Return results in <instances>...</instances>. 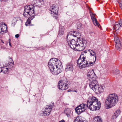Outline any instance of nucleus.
<instances>
[{"label": "nucleus", "instance_id": "1", "mask_svg": "<svg viewBox=\"0 0 122 122\" xmlns=\"http://www.w3.org/2000/svg\"><path fill=\"white\" fill-rule=\"evenodd\" d=\"M77 35L73 34V32L71 31L69 32L67 35V38L69 41H67L68 44L69 42L70 46V47L75 50L78 51H81L83 50L85 48L87 42L86 41L82 38L77 37L78 38L77 41L76 42L75 40L73 39H70L69 38H72V37H76Z\"/></svg>", "mask_w": 122, "mask_h": 122}, {"label": "nucleus", "instance_id": "41", "mask_svg": "<svg viewBox=\"0 0 122 122\" xmlns=\"http://www.w3.org/2000/svg\"><path fill=\"white\" fill-rule=\"evenodd\" d=\"M99 26H100V29L101 30H102V29L101 28V26L100 24Z\"/></svg>", "mask_w": 122, "mask_h": 122}, {"label": "nucleus", "instance_id": "42", "mask_svg": "<svg viewBox=\"0 0 122 122\" xmlns=\"http://www.w3.org/2000/svg\"><path fill=\"white\" fill-rule=\"evenodd\" d=\"M11 60H12V63H13H13H14V62H13V60H12V59H11Z\"/></svg>", "mask_w": 122, "mask_h": 122}, {"label": "nucleus", "instance_id": "16", "mask_svg": "<svg viewBox=\"0 0 122 122\" xmlns=\"http://www.w3.org/2000/svg\"><path fill=\"white\" fill-rule=\"evenodd\" d=\"M73 70V64L71 62L68 63L66 65V71H72Z\"/></svg>", "mask_w": 122, "mask_h": 122}, {"label": "nucleus", "instance_id": "12", "mask_svg": "<svg viewBox=\"0 0 122 122\" xmlns=\"http://www.w3.org/2000/svg\"><path fill=\"white\" fill-rule=\"evenodd\" d=\"M114 40L116 48L118 50H120L121 49L122 46L121 41L119 38L117 36H115Z\"/></svg>", "mask_w": 122, "mask_h": 122}, {"label": "nucleus", "instance_id": "23", "mask_svg": "<svg viewBox=\"0 0 122 122\" xmlns=\"http://www.w3.org/2000/svg\"><path fill=\"white\" fill-rule=\"evenodd\" d=\"M105 88V86L104 85H100V94L103 92Z\"/></svg>", "mask_w": 122, "mask_h": 122}, {"label": "nucleus", "instance_id": "39", "mask_svg": "<svg viewBox=\"0 0 122 122\" xmlns=\"http://www.w3.org/2000/svg\"><path fill=\"white\" fill-rule=\"evenodd\" d=\"M66 115H67L68 117L70 115L69 114V113H66Z\"/></svg>", "mask_w": 122, "mask_h": 122}, {"label": "nucleus", "instance_id": "21", "mask_svg": "<svg viewBox=\"0 0 122 122\" xmlns=\"http://www.w3.org/2000/svg\"><path fill=\"white\" fill-rule=\"evenodd\" d=\"M49 110L48 109L46 108L45 109L43 112V115L44 116H46L49 115L50 114L51 112H48Z\"/></svg>", "mask_w": 122, "mask_h": 122}, {"label": "nucleus", "instance_id": "38", "mask_svg": "<svg viewBox=\"0 0 122 122\" xmlns=\"http://www.w3.org/2000/svg\"><path fill=\"white\" fill-rule=\"evenodd\" d=\"M5 43L6 44V45H7L8 44L7 41H5Z\"/></svg>", "mask_w": 122, "mask_h": 122}, {"label": "nucleus", "instance_id": "48", "mask_svg": "<svg viewBox=\"0 0 122 122\" xmlns=\"http://www.w3.org/2000/svg\"><path fill=\"white\" fill-rule=\"evenodd\" d=\"M103 38H104H104H105L104 36L103 37Z\"/></svg>", "mask_w": 122, "mask_h": 122}, {"label": "nucleus", "instance_id": "5", "mask_svg": "<svg viewBox=\"0 0 122 122\" xmlns=\"http://www.w3.org/2000/svg\"><path fill=\"white\" fill-rule=\"evenodd\" d=\"M34 7L32 5L26 6L25 7L24 12L23 15L24 17L28 18L30 16H31L32 19L34 18Z\"/></svg>", "mask_w": 122, "mask_h": 122}, {"label": "nucleus", "instance_id": "3", "mask_svg": "<svg viewBox=\"0 0 122 122\" xmlns=\"http://www.w3.org/2000/svg\"><path fill=\"white\" fill-rule=\"evenodd\" d=\"M118 97L117 94L115 93L109 94L105 100L107 108H110L114 106L118 102Z\"/></svg>", "mask_w": 122, "mask_h": 122}, {"label": "nucleus", "instance_id": "7", "mask_svg": "<svg viewBox=\"0 0 122 122\" xmlns=\"http://www.w3.org/2000/svg\"><path fill=\"white\" fill-rule=\"evenodd\" d=\"M68 82L66 79L60 80L58 85V88L63 90H65L68 88Z\"/></svg>", "mask_w": 122, "mask_h": 122}, {"label": "nucleus", "instance_id": "43", "mask_svg": "<svg viewBox=\"0 0 122 122\" xmlns=\"http://www.w3.org/2000/svg\"><path fill=\"white\" fill-rule=\"evenodd\" d=\"M71 91V90H69L68 91V92H70Z\"/></svg>", "mask_w": 122, "mask_h": 122}, {"label": "nucleus", "instance_id": "51", "mask_svg": "<svg viewBox=\"0 0 122 122\" xmlns=\"http://www.w3.org/2000/svg\"><path fill=\"white\" fill-rule=\"evenodd\" d=\"M97 0L98 1V0Z\"/></svg>", "mask_w": 122, "mask_h": 122}, {"label": "nucleus", "instance_id": "10", "mask_svg": "<svg viewBox=\"0 0 122 122\" xmlns=\"http://www.w3.org/2000/svg\"><path fill=\"white\" fill-rule=\"evenodd\" d=\"M86 104L82 103L80 105L75 109L76 112L78 114H79L86 109Z\"/></svg>", "mask_w": 122, "mask_h": 122}, {"label": "nucleus", "instance_id": "31", "mask_svg": "<svg viewBox=\"0 0 122 122\" xmlns=\"http://www.w3.org/2000/svg\"><path fill=\"white\" fill-rule=\"evenodd\" d=\"M119 3L120 6L121 7L122 9V1H120Z\"/></svg>", "mask_w": 122, "mask_h": 122}, {"label": "nucleus", "instance_id": "14", "mask_svg": "<svg viewBox=\"0 0 122 122\" xmlns=\"http://www.w3.org/2000/svg\"><path fill=\"white\" fill-rule=\"evenodd\" d=\"M91 19L94 25L96 26H97L98 27H99V24L98 22L97 21L96 18L95 17V14L92 12L90 13Z\"/></svg>", "mask_w": 122, "mask_h": 122}, {"label": "nucleus", "instance_id": "4", "mask_svg": "<svg viewBox=\"0 0 122 122\" xmlns=\"http://www.w3.org/2000/svg\"><path fill=\"white\" fill-rule=\"evenodd\" d=\"M86 105V107H88L90 110L96 111L99 109V104L97 98L93 97L88 99Z\"/></svg>", "mask_w": 122, "mask_h": 122}, {"label": "nucleus", "instance_id": "24", "mask_svg": "<svg viewBox=\"0 0 122 122\" xmlns=\"http://www.w3.org/2000/svg\"><path fill=\"white\" fill-rule=\"evenodd\" d=\"M93 121L94 122H99V116H97L94 117Z\"/></svg>", "mask_w": 122, "mask_h": 122}, {"label": "nucleus", "instance_id": "46", "mask_svg": "<svg viewBox=\"0 0 122 122\" xmlns=\"http://www.w3.org/2000/svg\"><path fill=\"white\" fill-rule=\"evenodd\" d=\"M99 103H100V105H101V103H100V102H99Z\"/></svg>", "mask_w": 122, "mask_h": 122}, {"label": "nucleus", "instance_id": "26", "mask_svg": "<svg viewBox=\"0 0 122 122\" xmlns=\"http://www.w3.org/2000/svg\"><path fill=\"white\" fill-rule=\"evenodd\" d=\"M113 73L115 75H117L119 74V71L118 69H116L115 71H113Z\"/></svg>", "mask_w": 122, "mask_h": 122}, {"label": "nucleus", "instance_id": "45", "mask_svg": "<svg viewBox=\"0 0 122 122\" xmlns=\"http://www.w3.org/2000/svg\"><path fill=\"white\" fill-rule=\"evenodd\" d=\"M2 43H4V42L3 41H2Z\"/></svg>", "mask_w": 122, "mask_h": 122}, {"label": "nucleus", "instance_id": "6", "mask_svg": "<svg viewBox=\"0 0 122 122\" xmlns=\"http://www.w3.org/2000/svg\"><path fill=\"white\" fill-rule=\"evenodd\" d=\"M86 57H84L81 55L78 59L77 60L78 66L80 69L84 68L86 67L85 60Z\"/></svg>", "mask_w": 122, "mask_h": 122}, {"label": "nucleus", "instance_id": "33", "mask_svg": "<svg viewBox=\"0 0 122 122\" xmlns=\"http://www.w3.org/2000/svg\"><path fill=\"white\" fill-rule=\"evenodd\" d=\"M19 36V34H17L15 35V37L16 38H18Z\"/></svg>", "mask_w": 122, "mask_h": 122}, {"label": "nucleus", "instance_id": "20", "mask_svg": "<svg viewBox=\"0 0 122 122\" xmlns=\"http://www.w3.org/2000/svg\"><path fill=\"white\" fill-rule=\"evenodd\" d=\"M20 20V18L19 17H15L13 19L12 22V26H14L16 24L17 21L19 20Z\"/></svg>", "mask_w": 122, "mask_h": 122}, {"label": "nucleus", "instance_id": "18", "mask_svg": "<svg viewBox=\"0 0 122 122\" xmlns=\"http://www.w3.org/2000/svg\"><path fill=\"white\" fill-rule=\"evenodd\" d=\"M64 30V27L60 26L59 30V33L58 36H60V35H63Z\"/></svg>", "mask_w": 122, "mask_h": 122}, {"label": "nucleus", "instance_id": "2", "mask_svg": "<svg viewBox=\"0 0 122 122\" xmlns=\"http://www.w3.org/2000/svg\"><path fill=\"white\" fill-rule=\"evenodd\" d=\"M48 66L50 71L55 75H57L63 70L61 61L56 58L51 59L48 62Z\"/></svg>", "mask_w": 122, "mask_h": 122}, {"label": "nucleus", "instance_id": "15", "mask_svg": "<svg viewBox=\"0 0 122 122\" xmlns=\"http://www.w3.org/2000/svg\"><path fill=\"white\" fill-rule=\"evenodd\" d=\"M120 27H122V19H121L118 22L115 23L113 26L114 29L117 30H118Z\"/></svg>", "mask_w": 122, "mask_h": 122}, {"label": "nucleus", "instance_id": "11", "mask_svg": "<svg viewBox=\"0 0 122 122\" xmlns=\"http://www.w3.org/2000/svg\"><path fill=\"white\" fill-rule=\"evenodd\" d=\"M96 75L93 70L90 71L88 72L87 77L89 81H92L96 80Z\"/></svg>", "mask_w": 122, "mask_h": 122}, {"label": "nucleus", "instance_id": "17", "mask_svg": "<svg viewBox=\"0 0 122 122\" xmlns=\"http://www.w3.org/2000/svg\"><path fill=\"white\" fill-rule=\"evenodd\" d=\"M121 111L119 109H117L114 113V115L112 116V118L115 119L121 113Z\"/></svg>", "mask_w": 122, "mask_h": 122}, {"label": "nucleus", "instance_id": "35", "mask_svg": "<svg viewBox=\"0 0 122 122\" xmlns=\"http://www.w3.org/2000/svg\"><path fill=\"white\" fill-rule=\"evenodd\" d=\"M59 122H65V121L63 119L59 121Z\"/></svg>", "mask_w": 122, "mask_h": 122}, {"label": "nucleus", "instance_id": "25", "mask_svg": "<svg viewBox=\"0 0 122 122\" xmlns=\"http://www.w3.org/2000/svg\"><path fill=\"white\" fill-rule=\"evenodd\" d=\"M85 61L86 62V67L91 66L93 65V62H88L86 61Z\"/></svg>", "mask_w": 122, "mask_h": 122}, {"label": "nucleus", "instance_id": "19", "mask_svg": "<svg viewBox=\"0 0 122 122\" xmlns=\"http://www.w3.org/2000/svg\"><path fill=\"white\" fill-rule=\"evenodd\" d=\"M8 69L7 66H4L2 68H0V72L2 71L5 73H6L8 71Z\"/></svg>", "mask_w": 122, "mask_h": 122}, {"label": "nucleus", "instance_id": "30", "mask_svg": "<svg viewBox=\"0 0 122 122\" xmlns=\"http://www.w3.org/2000/svg\"><path fill=\"white\" fill-rule=\"evenodd\" d=\"M30 21H29L28 20H27L25 23V25L26 26H28L30 24Z\"/></svg>", "mask_w": 122, "mask_h": 122}, {"label": "nucleus", "instance_id": "37", "mask_svg": "<svg viewBox=\"0 0 122 122\" xmlns=\"http://www.w3.org/2000/svg\"><path fill=\"white\" fill-rule=\"evenodd\" d=\"M43 48V47H40L39 48V50H41Z\"/></svg>", "mask_w": 122, "mask_h": 122}, {"label": "nucleus", "instance_id": "34", "mask_svg": "<svg viewBox=\"0 0 122 122\" xmlns=\"http://www.w3.org/2000/svg\"><path fill=\"white\" fill-rule=\"evenodd\" d=\"M100 122H102V120L101 117H100Z\"/></svg>", "mask_w": 122, "mask_h": 122}, {"label": "nucleus", "instance_id": "9", "mask_svg": "<svg viewBox=\"0 0 122 122\" xmlns=\"http://www.w3.org/2000/svg\"><path fill=\"white\" fill-rule=\"evenodd\" d=\"M58 7L55 5H53L50 8V10L51 11V13L53 14V16L57 19L58 18Z\"/></svg>", "mask_w": 122, "mask_h": 122}, {"label": "nucleus", "instance_id": "50", "mask_svg": "<svg viewBox=\"0 0 122 122\" xmlns=\"http://www.w3.org/2000/svg\"><path fill=\"white\" fill-rule=\"evenodd\" d=\"M0 71H1V70H0Z\"/></svg>", "mask_w": 122, "mask_h": 122}, {"label": "nucleus", "instance_id": "49", "mask_svg": "<svg viewBox=\"0 0 122 122\" xmlns=\"http://www.w3.org/2000/svg\"><path fill=\"white\" fill-rule=\"evenodd\" d=\"M103 99H104L103 98H103L102 99L103 100Z\"/></svg>", "mask_w": 122, "mask_h": 122}, {"label": "nucleus", "instance_id": "28", "mask_svg": "<svg viewBox=\"0 0 122 122\" xmlns=\"http://www.w3.org/2000/svg\"><path fill=\"white\" fill-rule=\"evenodd\" d=\"M47 109H48L49 110L48 112H51V109L52 108V106H47V107H46Z\"/></svg>", "mask_w": 122, "mask_h": 122}, {"label": "nucleus", "instance_id": "29", "mask_svg": "<svg viewBox=\"0 0 122 122\" xmlns=\"http://www.w3.org/2000/svg\"><path fill=\"white\" fill-rule=\"evenodd\" d=\"M89 50H87L85 51H83V52H81V55H82V56H83L84 53H86L87 52H89Z\"/></svg>", "mask_w": 122, "mask_h": 122}, {"label": "nucleus", "instance_id": "40", "mask_svg": "<svg viewBox=\"0 0 122 122\" xmlns=\"http://www.w3.org/2000/svg\"><path fill=\"white\" fill-rule=\"evenodd\" d=\"M9 45L11 47L12 46L11 45V44L10 42V43H9Z\"/></svg>", "mask_w": 122, "mask_h": 122}, {"label": "nucleus", "instance_id": "47", "mask_svg": "<svg viewBox=\"0 0 122 122\" xmlns=\"http://www.w3.org/2000/svg\"><path fill=\"white\" fill-rule=\"evenodd\" d=\"M10 63H12V62H10Z\"/></svg>", "mask_w": 122, "mask_h": 122}, {"label": "nucleus", "instance_id": "44", "mask_svg": "<svg viewBox=\"0 0 122 122\" xmlns=\"http://www.w3.org/2000/svg\"><path fill=\"white\" fill-rule=\"evenodd\" d=\"M82 122H86L85 121H82Z\"/></svg>", "mask_w": 122, "mask_h": 122}, {"label": "nucleus", "instance_id": "36", "mask_svg": "<svg viewBox=\"0 0 122 122\" xmlns=\"http://www.w3.org/2000/svg\"><path fill=\"white\" fill-rule=\"evenodd\" d=\"M11 41V40L10 39H9V40H8L9 43H10V42Z\"/></svg>", "mask_w": 122, "mask_h": 122}, {"label": "nucleus", "instance_id": "8", "mask_svg": "<svg viewBox=\"0 0 122 122\" xmlns=\"http://www.w3.org/2000/svg\"><path fill=\"white\" fill-rule=\"evenodd\" d=\"M89 86L90 88L94 91L99 90V87L98 82L95 80H93L92 81H89Z\"/></svg>", "mask_w": 122, "mask_h": 122}, {"label": "nucleus", "instance_id": "13", "mask_svg": "<svg viewBox=\"0 0 122 122\" xmlns=\"http://www.w3.org/2000/svg\"><path fill=\"white\" fill-rule=\"evenodd\" d=\"M6 25L5 23L4 24L0 23V34H3L7 31Z\"/></svg>", "mask_w": 122, "mask_h": 122}, {"label": "nucleus", "instance_id": "22", "mask_svg": "<svg viewBox=\"0 0 122 122\" xmlns=\"http://www.w3.org/2000/svg\"><path fill=\"white\" fill-rule=\"evenodd\" d=\"M89 52L90 54V55H91L92 56H94L95 58V60L96 59V56L95 52L91 50H89Z\"/></svg>", "mask_w": 122, "mask_h": 122}, {"label": "nucleus", "instance_id": "32", "mask_svg": "<svg viewBox=\"0 0 122 122\" xmlns=\"http://www.w3.org/2000/svg\"><path fill=\"white\" fill-rule=\"evenodd\" d=\"M101 36L103 35V36H104V32H103L102 31H101Z\"/></svg>", "mask_w": 122, "mask_h": 122}, {"label": "nucleus", "instance_id": "27", "mask_svg": "<svg viewBox=\"0 0 122 122\" xmlns=\"http://www.w3.org/2000/svg\"><path fill=\"white\" fill-rule=\"evenodd\" d=\"M80 120L79 117H76L74 120V122H82Z\"/></svg>", "mask_w": 122, "mask_h": 122}]
</instances>
